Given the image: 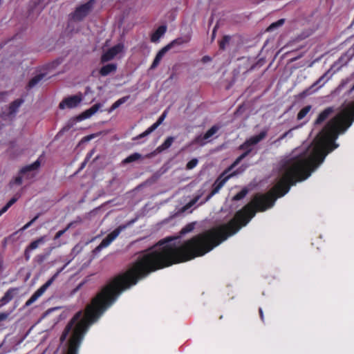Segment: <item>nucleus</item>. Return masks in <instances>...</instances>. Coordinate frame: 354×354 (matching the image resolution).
Returning a JSON list of instances; mask_svg holds the SVG:
<instances>
[{
	"instance_id": "nucleus-37",
	"label": "nucleus",
	"mask_w": 354,
	"mask_h": 354,
	"mask_svg": "<svg viewBox=\"0 0 354 354\" xmlns=\"http://www.w3.org/2000/svg\"><path fill=\"white\" fill-rule=\"evenodd\" d=\"M12 183L21 185L22 183V178L21 176L16 177L14 181L10 183V185H12Z\"/></svg>"
},
{
	"instance_id": "nucleus-24",
	"label": "nucleus",
	"mask_w": 354,
	"mask_h": 354,
	"mask_svg": "<svg viewBox=\"0 0 354 354\" xmlns=\"http://www.w3.org/2000/svg\"><path fill=\"white\" fill-rule=\"evenodd\" d=\"M201 195H198L195 196L192 200H191L188 203H187L185 205H184L181 209V212H185L187 210H188L189 208H191L193 205H194L200 199Z\"/></svg>"
},
{
	"instance_id": "nucleus-26",
	"label": "nucleus",
	"mask_w": 354,
	"mask_h": 354,
	"mask_svg": "<svg viewBox=\"0 0 354 354\" xmlns=\"http://www.w3.org/2000/svg\"><path fill=\"white\" fill-rule=\"evenodd\" d=\"M18 200V197H13L7 203L6 205L3 207L1 209H0V216H1L3 214H4L5 212H6L8 211V209L14 204L17 202V201Z\"/></svg>"
},
{
	"instance_id": "nucleus-49",
	"label": "nucleus",
	"mask_w": 354,
	"mask_h": 354,
	"mask_svg": "<svg viewBox=\"0 0 354 354\" xmlns=\"http://www.w3.org/2000/svg\"><path fill=\"white\" fill-rule=\"evenodd\" d=\"M343 57H340L339 59H338V62H340L342 60Z\"/></svg>"
},
{
	"instance_id": "nucleus-2",
	"label": "nucleus",
	"mask_w": 354,
	"mask_h": 354,
	"mask_svg": "<svg viewBox=\"0 0 354 354\" xmlns=\"http://www.w3.org/2000/svg\"><path fill=\"white\" fill-rule=\"evenodd\" d=\"M95 0H89L86 3L77 6L71 14V18L75 21H81L92 11Z\"/></svg>"
},
{
	"instance_id": "nucleus-45",
	"label": "nucleus",
	"mask_w": 354,
	"mask_h": 354,
	"mask_svg": "<svg viewBox=\"0 0 354 354\" xmlns=\"http://www.w3.org/2000/svg\"><path fill=\"white\" fill-rule=\"evenodd\" d=\"M354 91V84L352 86V87L348 91V94H351Z\"/></svg>"
},
{
	"instance_id": "nucleus-18",
	"label": "nucleus",
	"mask_w": 354,
	"mask_h": 354,
	"mask_svg": "<svg viewBox=\"0 0 354 354\" xmlns=\"http://www.w3.org/2000/svg\"><path fill=\"white\" fill-rule=\"evenodd\" d=\"M175 140L174 137L169 136L157 148V151L161 152L169 149L173 144Z\"/></svg>"
},
{
	"instance_id": "nucleus-44",
	"label": "nucleus",
	"mask_w": 354,
	"mask_h": 354,
	"mask_svg": "<svg viewBox=\"0 0 354 354\" xmlns=\"http://www.w3.org/2000/svg\"><path fill=\"white\" fill-rule=\"evenodd\" d=\"M73 225V222H71L70 223H68L66 226V227L64 229L66 230V232L68 231Z\"/></svg>"
},
{
	"instance_id": "nucleus-21",
	"label": "nucleus",
	"mask_w": 354,
	"mask_h": 354,
	"mask_svg": "<svg viewBox=\"0 0 354 354\" xmlns=\"http://www.w3.org/2000/svg\"><path fill=\"white\" fill-rule=\"evenodd\" d=\"M141 158H142V155L139 153L136 152V153L131 154L126 158H124L122 160V163L123 165L129 164V163L133 162L134 161H136V160L140 159Z\"/></svg>"
},
{
	"instance_id": "nucleus-8",
	"label": "nucleus",
	"mask_w": 354,
	"mask_h": 354,
	"mask_svg": "<svg viewBox=\"0 0 354 354\" xmlns=\"http://www.w3.org/2000/svg\"><path fill=\"white\" fill-rule=\"evenodd\" d=\"M124 46L123 44L120 43L106 50L101 57L102 62H106L113 59L118 54L122 53L124 50Z\"/></svg>"
},
{
	"instance_id": "nucleus-7",
	"label": "nucleus",
	"mask_w": 354,
	"mask_h": 354,
	"mask_svg": "<svg viewBox=\"0 0 354 354\" xmlns=\"http://www.w3.org/2000/svg\"><path fill=\"white\" fill-rule=\"evenodd\" d=\"M226 172L223 173L214 182L212 185V190L209 193V194L207 196L205 200L200 203V205L204 204L207 201H208L214 195L217 194L220 189L223 187L225 183L230 178L231 175H228L225 176Z\"/></svg>"
},
{
	"instance_id": "nucleus-3",
	"label": "nucleus",
	"mask_w": 354,
	"mask_h": 354,
	"mask_svg": "<svg viewBox=\"0 0 354 354\" xmlns=\"http://www.w3.org/2000/svg\"><path fill=\"white\" fill-rule=\"evenodd\" d=\"M186 41L184 40L183 38L179 37L177 38L172 41H171L169 44L164 46L162 48H161L158 53L156 54L151 66L150 69L153 70L155 69L160 64L161 59L164 57V55L174 46H180L183 44L185 43Z\"/></svg>"
},
{
	"instance_id": "nucleus-25",
	"label": "nucleus",
	"mask_w": 354,
	"mask_h": 354,
	"mask_svg": "<svg viewBox=\"0 0 354 354\" xmlns=\"http://www.w3.org/2000/svg\"><path fill=\"white\" fill-rule=\"evenodd\" d=\"M311 108L312 107L310 105H308V106H306L305 107H304L303 109H301L297 114V120H301L303 118H304L306 116V115L309 113Z\"/></svg>"
},
{
	"instance_id": "nucleus-10",
	"label": "nucleus",
	"mask_w": 354,
	"mask_h": 354,
	"mask_svg": "<svg viewBox=\"0 0 354 354\" xmlns=\"http://www.w3.org/2000/svg\"><path fill=\"white\" fill-rule=\"evenodd\" d=\"M82 101V97L77 95H73L64 99L59 104L60 109L65 108L73 109L77 107Z\"/></svg>"
},
{
	"instance_id": "nucleus-48",
	"label": "nucleus",
	"mask_w": 354,
	"mask_h": 354,
	"mask_svg": "<svg viewBox=\"0 0 354 354\" xmlns=\"http://www.w3.org/2000/svg\"><path fill=\"white\" fill-rule=\"evenodd\" d=\"M92 137H93V136H88V137L87 138V139H86V140H90Z\"/></svg>"
},
{
	"instance_id": "nucleus-19",
	"label": "nucleus",
	"mask_w": 354,
	"mask_h": 354,
	"mask_svg": "<svg viewBox=\"0 0 354 354\" xmlns=\"http://www.w3.org/2000/svg\"><path fill=\"white\" fill-rule=\"evenodd\" d=\"M41 165V161H40V159L39 158L36 160L33 163L29 165H27L24 167H23L21 169V174H25L26 172H28V171H34V170H37V169H39V167H40Z\"/></svg>"
},
{
	"instance_id": "nucleus-17",
	"label": "nucleus",
	"mask_w": 354,
	"mask_h": 354,
	"mask_svg": "<svg viewBox=\"0 0 354 354\" xmlns=\"http://www.w3.org/2000/svg\"><path fill=\"white\" fill-rule=\"evenodd\" d=\"M45 77V74L40 73L33 77L28 82L27 85L28 89H31L37 86Z\"/></svg>"
},
{
	"instance_id": "nucleus-28",
	"label": "nucleus",
	"mask_w": 354,
	"mask_h": 354,
	"mask_svg": "<svg viewBox=\"0 0 354 354\" xmlns=\"http://www.w3.org/2000/svg\"><path fill=\"white\" fill-rule=\"evenodd\" d=\"M195 223H190L186 225L180 231V236L186 234L187 233L191 232L194 229Z\"/></svg>"
},
{
	"instance_id": "nucleus-31",
	"label": "nucleus",
	"mask_w": 354,
	"mask_h": 354,
	"mask_svg": "<svg viewBox=\"0 0 354 354\" xmlns=\"http://www.w3.org/2000/svg\"><path fill=\"white\" fill-rule=\"evenodd\" d=\"M248 190L246 188H243L241 191L238 192L234 197V201H239L242 198H243L248 194Z\"/></svg>"
},
{
	"instance_id": "nucleus-46",
	"label": "nucleus",
	"mask_w": 354,
	"mask_h": 354,
	"mask_svg": "<svg viewBox=\"0 0 354 354\" xmlns=\"http://www.w3.org/2000/svg\"><path fill=\"white\" fill-rule=\"evenodd\" d=\"M259 314H260L261 320L263 321V310L261 308H259Z\"/></svg>"
},
{
	"instance_id": "nucleus-12",
	"label": "nucleus",
	"mask_w": 354,
	"mask_h": 354,
	"mask_svg": "<svg viewBox=\"0 0 354 354\" xmlns=\"http://www.w3.org/2000/svg\"><path fill=\"white\" fill-rule=\"evenodd\" d=\"M102 106L100 103L95 104L93 105L91 108L86 110L80 115L81 120L89 118L93 115L98 111V110Z\"/></svg>"
},
{
	"instance_id": "nucleus-47",
	"label": "nucleus",
	"mask_w": 354,
	"mask_h": 354,
	"mask_svg": "<svg viewBox=\"0 0 354 354\" xmlns=\"http://www.w3.org/2000/svg\"><path fill=\"white\" fill-rule=\"evenodd\" d=\"M215 32H216V30H215V29H214L213 32H212L213 37H214V36H215Z\"/></svg>"
},
{
	"instance_id": "nucleus-1",
	"label": "nucleus",
	"mask_w": 354,
	"mask_h": 354,
	"mask_svg": "<svg viewBox=\"0 0 354 354\" xmlns=\"http://www.w3.org/2000/svg\"><path fill=\"white\" fill-rule=\"evenodd\" d=\"M267 134L268 130H263L258 135L251 136L241 145L239 149L245 151L234 160L229 169L235 167L243 159L248 156L253 151L254 147L264 140Z\"/></svg>"
},
{
	"instance_id": "nucleus-36",
	"label": "nucleus",
	"mask_w": 354,
	"mask_h": 354,
	"mask_svg": "<svg viewBox=\"0 0 354 354\" xmlns=\"http://www.w3.org/2000/svg\"><path fill=\"white\" fill-rule=\"evenodd\" d=\"M65 232H66V230H62L58 231L54 236V240H57V239H59Z\"/></svg>"
},
{
	"instance_id": "nucleus-35",
	"label": "nucleus",
	"mask_w": 354,
	"mask_h": 354,
	"mask_svg": "<svg viewBox=\"0 0 354 354\" xmlns=\"http://www.w3.org/2000/svg\"><path fill=\"white\" fill-rule=\"evenodd\" d=\"M295 128H293V129H291L290 130H288V131L285 132L283 134H282L279 138H278V141H281L283 139H284L285 138L288 137V136H292V131L293 129H295Z\"/></svg>"
},
{
	"instance_id": "nucleus-33",
	"label": "nucleus",
	"mask_w": 354,
	"mask_h": 354,
	"mask_svg": "<svg viewBox=\"0 0 354 354\" xmlns=\"http://www.w3.org/2000/svg\"><path fill=\"white\" fill-rule=\"evenodd\" d=\"M354 80V73H352L349 77H346V79L343 80L341 82V84L339 85V88L342 89L346 85L348 82L353 81Z\"/></svg>"
},
{
	"instance_id": "nucleus-22",
	"label": "nucleus",
	"mask_w": 354,
	"mask_h": 354,
	"mask_svg": "<svg viewBox=\"0 0 354 354\" xmlns=\"http://www.w3.org/2000/svg\"><path fill=\"white\" fill-rule=\"evenodd\" d=\"M221 127L218 125H213L205 134V138L207 141L213 136L220 129Z\"/></svg>"
},
{
	"instance_id": "nucleus-11",
	"label": "nucleus",
	"mask_w": 354,
	"mask_h": 354,
	"mask_svg": "<svg viewBox=\"0 0 354 354\" xmlns=\"http://www.w3.org/2000/svg\"><path fill=\"white\" fill-rule=\"evenodd\" d=\"M19 292V288H10L0 299V306L8 304Z\"/></svg>"
},
{
	"instance_id": "nucleus-13",
	"label": "nucleus",
	"mask_w": 354,
	"mask_h": 354,
	"mask_svg": "<svg viewBox=\"0 0 354 354\" xmlns=\"http://www.w3.org/2000/svg\"><path fill=\"white\" fill-rule=\"evenodd\" d=\"M24 102V100L21 98L17 99L11 102L8 108V115H15Z\"/></svg>"
},
{
	"instance_id": "nucleus-29",
	"label": "nucleus",
	"mask_w": 354,
	"mask_h": 354,
	"mask_svg": "<svg viewBox=\"0 0 354 354\" xmlns=\"http://www.w3.org/2000/svg\"><path fill=\"white\" fill-rule=\"evenodd\" d=\"M129 98V96H124V97H122L120 98L117 101H115L112 104V106L111 107V111H113V110L118 108L121 104H122L124 102H126Z\"/></svg>"
},
{
	"instance_id": "nucleus-9",
	"label": "nucleus",
	"mask_w": 354,
	"mask_h": 354,
	"mask_svg": "<svg viewBox=\"0 0 354 354\" xmlns=\"http://www.w3.org/2000/svg\"><path fill=\"white\" fill-rule=\"evenodd\" d=\"M167 112H168L167 110H165L163 111V113H162V115L159 117V118L155 123H153L151 127H149L144 132L139 134L136 137L133 138V140H136L138 139H141V138L146 137V136H149V134H151L153 131H155L162 123V122L164 121V120L165 119V118L167 115Z\"/></svg>"
},
{
	"instance_id": "nucleus-27",
	"label": "nucleus",
	"mask_w": 354,
	"mask_h": 354,
	"mask_svg": "<svg viewBox=\"0 0 354 354\" xmlns=\"http://www.w3.org/2000/svg\"><path fill=\"white\" fill-rule=\"evenodd\" d=\"M285 23V19H280L279 20L274 22V23H272L267 28V31L268 32H270V31H272L274 29L277 28H279V27H281V26H283Z\"/></svg>"
},
{
	"instance_id": "nucleus-5",
	"label": "nucleus",
	"mask_w": 354,
	"mask_h": 354,
	"mask_svg": "<svg viewBox=\"0 0 354 354\" xmlns=\"http://www.w3.org/2000/svg\"><path fill=\"white\" fill-rule=\"evenodd\" d=\"M335 66L333 65L330 69H328L324 74H323L315 82H314L311 86L304 90L300 95L301 97H306L307 95H309L314 93L315 90H312L313 87H315L317 85H319V88L322 87L330 78L332 77L334 73H330V71L333 68V67Z\"/></svg>"
},
{
	"instance_id": "nucleus-38",
	"label": "nucleus",
	"mask_w": 354,
	"mask_h": 354,
	"mask_svg": "<svg viewBox=\"0 0 354 354\" xmlns=\"http://www.w3.org/2000/svg\"><path fill=\"white\" fill-rule=\"evenodd\" d=\"M9 315H10V313H0V322L6 320L8 317Z\"/></svg>"
},
{
	"instance_id": "nucleus-30",
	"label": "nucleus",
	"mask_w": 354,
	"mask_h": 354,
	"mask_svg": "<svg viewBox=\"0 0 354 354\" xmlns=\"http://www.w3.org/2000/svg\"><path fill=\"white\" fill-rule=\"evenodd\" d=\"M231 39L230 36L225 35L223 37L222 40L219 42V47L221 50H225L226 46L230 43Z\"/></svg>"
},
{
	"instance_id": "nucleus-40",
	"label": "nucleus",
	"mask_w": 354,
	"mask_h": 354,
	"mask_svg": "<svg viewBox=\"0 0 354 354\" xmlns=\"http://www.w3.org/2000/svg\"><path fill=\"white\" fill-rule=\"evenodd\" d=\"M30 250H29V248L28 247H26V248L25 249V251H24V255H25V258H26V260L28 261L30 259Z\"/></svg>"
},
{
	"instance_id": "nucleus-32",
	"label": "nucleus",
	"mask_w": 354,
	"mask_h": 354,
	"mask_svg": "<svg viewBox=\"0 0 354 354\" xmlns=\"http://www.w3.org/2000/svg\"><path fill=\"white\" fill-rule=\"evenodd\" d=\"M40 214H37L32 220H30L29 222H28L26 225H24L19 231L23 232L28 229L29 227H30L39 217Z\"/></svg>"
},
{
	"instance_id": "nucleus-4",
	"label": "nucleus",
	"mask_w": 354,
	"mask_h": 354,
	"mask_svg": "<svg viewBox=\"0 0 354 354\" xmlns=\"http://www.w3.org/2000/svg\"><path fill=\"white\" fill-rule=\"evenodd\" d=\"M65 266H66L59 269L50 279H48L44 285H42L38 290H37L30 297V298L26 301L24 304V307H28L35 303L53 283L59 273L64 269Z\"/></svg>"
},
{
	"instance_id": "nucleus-41",
	"label": "nucleus",
	"mask_w": 354,
	"mask_h": 354,
	"mask_svg": "<svg viewBox=\"0 0 354 354\" xmlns=\"http://www.w3.org/2000/svg\"><path fill=\"white\" fill-rule=\"evenodd\" d=\"M201 61L203 63H207L212 61V58L209 56L205 55L202 57Z\"/></svg>"
},
{
	"instance_id": "nucleus-14",
	"label": "nucleus",
	"mask_w": 354,
	"mask_h": 354,
	"mask_svg": "<svg viewBox=\"0 0 354 354\" xmlns=\"http://www.w3.org/2000/svg\"><path fill=\"white\" fill-rule=\"evenodd\" d=\"M334 111V109L333 107H328L326 109H325L323 111H322L316 121H315V124H321L322 122H323L324 120H326L328 116L333 113Z\"/></svg>"
},
{
	"instance_id": "nucleus-42",
	"label": "nucleus",
	"mask_w": 354,
	"mask_h": 354,
	"mask_svg": "<svg viewBox=\"0 0 354 354\" xmlns=\"http://www.w3.org/2000/svg\"><path fill=\"white\" fill-rule=\"evenodd\" d=\"M87 162H88V160L85 159V160L82 162L81 166H80V167L79 170H82V169H83L85 167V166H86V165Z\"/></svg>"
},
{
	"instance_id": "nucleus-39",
	"label": "nucleus",
	"mask_w": 354,
	"mask_h": 354,
	"mask_svg": "<svg viewBox=\"0 0 354 354\" xmlns=\"http://www.w3.org/2000/svg\"><path fill=\"white\" fill-rule=\"evenodd\" d=\"M82 249V246L79 245V244H77L73 248V253H78L80 252Z\"/></svg>"
},
{
	"instance_id": "nucleus-43",
	"label": "nucleus",
	"mask_w": 354,
	"mask_h": 354,
	"mask_svg": "<svg viewBox=\"0 0 354 354\" xmlns=\"http://www.w3.org/2000/svg\"><path fill=\"white\" fill-rule=\"evenodd\" d=\"M93 152H94V151H93H93H91L90 153H88L87 154V156H86V158H85V159H86V160H88L91 158L92 155L93 154Z\"/></svg>"
},
{
	"instance_id": "nucleus-50",
	"label": "nucleus",
	"mask_w": 354,
	"mask_h": 354,
	"mask_svg": "<svg viewBox=\"0 0 354 354\" xmlns=\"http://www.w3.org/2000/svg\"><path fill=\"white\" fill-rule=\"evenodd\" d=\"M297 59V57L296 58H293L292 60V61H295Z\"/></svg>"
},
{
	"instance_id": "nucleus-20",
	"label": "nucleus",
	"mask_w": 354,
	"mask_h": 354,
	"mask_svg": "<svg viewBox=\"0 0 354 354\" xmlns=\"http://www.w3.org/2000/svg\"><path fill=\"white\" fill-rule=\"evenodd\" d=\"M47 240L46 236H42L37 239L32 241L28 246L29 250H34L37 249L39 245L44 244Z\"/></svg>"
},
{
	"instance_id": "nucleus-6",
	"label": "nucleus",
	"mask_w": 354,
	"mask_h": 354,
	"mask_svg": "<svg viewBox=\"0 0 354 354\" xmlns=\"http://www.w3.org/2000/svg\"><path fill=\"white\" fill-rule=\"evenodd\" d=\"M125 225H120L115 228L113 232L109 233L97 245L95 250L94 252H100L102 249L108 247L120 234V232L125 229Z\"/></svg>"
},
{
	"instance_id": "nucleus-23",
	"label": "nucleus",
	"mask_w": 354,
	"mask_h": 354,
	"mask_svg": "<svg viewBox=\"0 0 354 354\" xmlns=\"http://www.w3.org/2000/svg\"><path fill=\"white\" fill-rule=\"evenodd\" d=\"M205 136L198 135L191 142L190 145H199L200 146H204L208 141L206 138H204Z\"/></svg>"
},
{
	"instance_id": "nucleus-16",
	"label": "nucleus",
	"mask_w": 354,
	"mask_h": 354,
	"mask_svg": "<svg viewBox=\"0 0 354 354\" xmlns=\"http://www.w3.org/2000/svg\"><path fill=\"white\" fill-rule=\"evenodd\" d=\"M117 66L115 64H109L102 66L100 71V73L102 76H106L109 74L116 71Z\"/></svg>"
},
{
	"instance_id": "nucleus-34",
	"label": "nucleus",
	"mask_w": 354,
	"mask_h": 354,
	"mask_svg": "<svg viewBox=\"0 0 354 354\" xmlns=\"http://www.w3.org/2000/svg\"><path fill=\"white\" fill-rule=\"evenodd\" d=\"M198 160L197 158H193L189 161L186 165V169L188 170L194 169L198 165Z\"/></svg>"
},
{
	"instance_id": "nucleus-15",
	"label": "nucleus",
	"mask_w": 354,
	"mask_h": 354,
	"mask_svg": "<svg viewBox=\"0 0 354 354\" xmlns=\"http://www.w3.org/2000/svg\"><path fill=\"white\" fill-rule=\"evenodd\" d=\"M167 30L165 26H160L158 29L152 34L151 37V41L153 43H156L159 41L160 38L164 35Z\"/></svg>"
}]
</instances>
